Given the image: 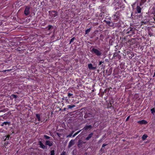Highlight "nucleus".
Returning a JSON list of instances; mask_svg holds the SVG:
<instances>
[{"label":"nucleus","instance_id":"1","mask_svg":"<svg viewBox=\"0 0 155 155\" xmlns=\"http://www.w3.org/2000/svg\"><path fill=\"white\" fill-rule=\"evenodd\" d=\"M90 51L91 52V53L92 54H95L97 56H100L102 55V50H100V49H97L95 48L91 47L90 48Z\"/></svg>","mask_w":155,"mask_h":155},{"label":"nucleus","instance_id":"2","mask_svg":"<svg viewBox=\"0 0 155 155\" xmlns=\"http://www.w3.org/2000/svg\"><path fill=\"white\" fill-rule=\"evenodd\" d=\"M93 117V113L91 111H87L85 113L84 116L85 118H92Z\"/></svg>","mask_w":155,"mask_h":155},{"label":"nucleus","instance_id":"3","mask_svg":"<svg viewBox=\"0 0 155 155\" xmlns=\"http://www.w3.org/2000/svg\"><path fill=\"white\" fill-rule=\"evenodd\" d=\"M49 13L50 16L52 18H56L58 16V13L57 12L54 11H50Z\"/></svg>","mask_w":155,"mask_h":155},{"label":"nucleus","instance_id":"4","mask_svg":"<svg viewBox=\"0 0 155 155\" xmlns=\"http://www.w3.org/2000/svg\"><path fill=\"white\" fill-rule=\"evenodd\" d=\"M30 7L29 6H26L24 11V14L26 16L28 15L30 13Z\"/></svg>","mask_w":155,"mask_h":155},{"label":"nucleus","instance_id":"5","mask_svg":"<svg viewBox=\"0 0 155 155\" xmlns=\"http://www.w3.org/2000/svg\"><path fill=\"white\" fill-rule=\"evenodd\" d=\"M135 29V28H131L129 31H127V34H129L130 33H131L130 34L131 35H134L135 34L134 32V30Z\"/></svg>","mask_w":155,"mask_h":155},{"label":"nucleus","instance_id":"6","mask_svg":"<svg viewBox=\"0 0 155 155\" xmlns=\"http://www.w3.org/2000/svg\"><path fill=\"white\" fill-rule=\"evenodd\" d=\"M104 21V22L106 23L109 26H110L113 27L114 25V24L112 22L110 21H107L105 20Z\"/></svg>","mask_w":155,"mask_h":155},{"label":"nucleus","instance_id":"7","mask_svg":"<svg viewBox=\"0 0 155 155\" xmlns=\"http://www.w3.org/2000/svg\"><path fill=\"white\" fill-rule=\"evenodd\" d=\"M88 67L89 69L91 70H94L96 68V67H93L92 64L91 63L88 64Z\"/></svg>","mask_w":155,"mask_h":155},{"label":"nucleus","instance_id":"8","mask_svg":"<svg viewBox=\"0 0 155 155\" xmlns=\"http://www.w3.org/2000/svg\"><path fill=\"white\" fill-rule=\"evenodd\" d=\"M83 144V141L81 140H79L77 146L79 148H80L82 147Z\"/></svg>","mask_w":155,"mask_h":155},{"label":"nucleus","instance_id":"9","mask_svg":"<svg viewBox=\"0 0 155 155\" xmlns=\"http://www.w3.org/2000/svg\"><path fill=\"white\" fill-rule=\"evenodd\" d=\"M92 128V126L91 125H86L83 128V129L87 130H90Z\"/></svg>","mask_w":155,"mask_h":155},{"label":"nucleus","instance_id":"10","mask_svg":"<svg viewBox=\"0 0 155 155\" xmlns=\"http://www.w3.org/2000/svg\"><path fill=\"white\" fill-rule=\"evenodd\" d=\"M74 140H71L68 144V148H70L74 144Z\"/></svg>","mask_w":155,"mask_h":155},{"label":"nucleus","instance_id":"11","mask_svg":"<svg viewBox=\"0 0 155 155\" xmlns=\"http://www.w3.org/2000/svg\"><path fill=\"white\" fill-rule=\"evenodd\" d=\"M39 145L40 146V147L43 149H45L46 148V147L42 143L41 141H39L38 142Z\"/></svg>","mask_w":155,"mask_h":155},{"label":"nucleus","instance_id":"12","mask_svg":"<svg viewBox=\"0 0 155 155\" xmlns=\"http://www.w3.org/2000/svg\"><path fill=\"white\" fill-rule=\"evenodd\" d=\"M45 144L46 145H48L49 147H51L53 145V143L49 140H46L45 142Z\"/></svg>","mask_w":155,"mask_h":155},{"label":"nucleus","instance_id":"13","mask_svg":"<svg viewBox=\"0 0 155 155\" xmlns=\"http://www.w3.org/2000/svg\"><path fill=\"white\" fill-rule=\"evenodd\" d=\"M93 135V133H91L88 136L86 137V140H89L92 137Z\"/></svg>","mask_w":155,"mask_h":155},{"label":"nucleus","instance_id":"14","mask_svg":"<svg viewBox=\"0 0 155 155\" xmlns=\"http://www.w3.org/2000/svg\"><path fill=\"white\" fill-rule=\"evenodd\" d=\"M137 12L138 13H140L141 12V8L139 6H137L136 8Z\"/></svg>","mask_w":155,"mask_h":155},{"label":"nucleus","instance_id":"15","mask_svg":"<svg viewBox=\"0 0 155 155\" xmlns=\"http://www.w3.org/2000/svg\"><path fill=\"white\" fill-rule=\"evenodd\" d=\"M138 122L140 124H146L147 123V121L144 120H143L141 121H139Z\"/></svg>","mask_w":155,"mask_h":155},{"label":"nucleus","instance_id":"16","mask_svg":"<svg viewBox=\"0 0 155 155\" xmlns=\"http://www.w3.org/2000/svg\"><path fill=\"white\" fill-rule=\"evenodd\" d=\"M53 26L50 25H49L47 27V29L48 31H50L51 29H53Z\"/></svg>","mask_w":155,"mask_h":155},{"label":"nucleus","instance_id":"17","mask_svg":"<svg viewBox=\"0 0 155 155\" xmlns=\"http://www.w3.org/2000/svg\"><path fill=\"white\" fill-rule=\"evenodd\" d=\"M148 137L147 135L146 134H144L142 138L143 140H144Z\"/></svg>","mask_w":155,"mask_h":155},{"label":"nucleus","instance_id":"18","mask_svg":"<svg viewBox=\"0 0 155 155\" xmlns=\"http://www.w3.org/2000/svg\"><path fill=\"white\" fill-rule=\"evenodd\" d=\"M91 29V27L89 28L88 29H87L85 31V34L86 35V34H88V33H89V32H90Z\"/></svg>","mask_w":155,"mask_h":155},{"label":"nucleus","instance_id":"19","mask_svg":"<svg viewBox=\"0 0 155 155\" xmlns=\"http://www.w3.org/2000/svg\"><path fill=\"white\" fill-rule=\"evenodd\" d=\"M36 116L37 118L38 119V121H40L41 119H40V114H37L36 115Z\"/></svg>","mask_w":155,"mask_h":155},{"label":"nucleus","instance_id":"20","mask_svg":"<svg viewBox=\"0 0 155 155\" xmlns=\"http://www.w3.org/2000/svg\"><path fill=\"white\" fill-rule=\"evenodd\" d=\"M75 105H69L67 106L68 109H71L73 108L74 107H75Z\"/></svg>","mask_w":155,"mask_h":155},{"label":"nucleus","instance_id":"21","mask_svg":"<svg viewBox=\"0 0 155 155\" xmlns=\"http://www.w3.org/2000/svg\"><path fill=\"white\" fill-rule=\"evenodd\" d=\"M8 114L5 113V114H4L3 115H2L1 116V117H3V118L4 119H5L7 117V115Z\"/></svg>","mask_w":155,"mask_h":155},{"label":"nucleus","instance_id":"22","mask_svg":"<svg viewBox=\"0 0 155 155\" xmlns=\"http://www.w3.org/2000/svg\"><path fill=\"white\" fill-rule=\"evenodd\" d=\"M44 138L46 140H48L50 138V137L46 135H44Z\"/></svg>","mask_w":155,"mask_h":155},{"label":"nucleus","instance_id":"23","mask_svg":"<svg viewBox=\"0 0 155 155\" xmlns=\"http://www.w3.org/2000/svg\"><path fill=\"white\" fill-rule=\"evenodd\" d=\"M75 40H76V39L75 37H73L72 38H71L69 44H71V43L73 42V41Z\"/></svg>","mask_w":155,"mask_h":155},{"label":"nucleus","instance_id":"24","mask_svg":"<svg viewBox=\"0 0 155 155\" xmlns=\"http://www.w3.org/2000/svg\"><path fill=\"white\" fill-rule=\"evenodd\" d=\"M8 110V108H5L1 110H0V112H5L6 111H7Z\"/></svg>","mask_w":155,"mask_h":155},{"label":"nucleus","instance_id":"25","mask_svg":"<svg viewBox=\"0 0 155 155\" xmlns=\"http://www.w3.org/2000/svg\"><path fill=\"white\" fill-rule=\"evenodd\" d=\"M146 1V0H141L140 1V5H141Z\"/></svg>","mask_w":155,"mask_h":155},{"label":"nucleus","instance_id":"26","mask_svg":"<svg viewBox=\"0 0 155 155\" xmlns=\"http://www.w3.org/2000/svg\"><path fill=\"white\" fill-rule=\"evenodd\" d=\"M51 155H55V151L53 150L51 151Z\"/></svg>","mask_w":155,"mask_h":155},{"label":"nucleus","instance_id":"27","mask_svg":"<svg viewBox=\"0 0 155 155\" xmlns=\"http://www.w3.org/2000/svg\"><path fill=\"white\" fill-rule=\"evenodd\" d=\"M151 111L152 114H153L155 113V109L154 108H152L151 109Z\"/></svg>","mask_w":155,"mask_h":155},{"label":"nucleus","instance_id":"28","mask_svg":"<svg viewBox=\"0 0 155 155\" xmlns=\"http://www.w3.org/2000/svg\"><path fill=\"white\" fill-rule=\"evenodd\" d=\"M10 136L9 135H7L6 138L4 139V141H6L7 140H8L9 139Z\"/></svg>","mask_w":155,"mask_h":155},{"label":"nucleus","instance_id":"29","mask_svg":"<svg viewBox=\"0 0 155 155\" xmlns=\"http://www.w3.org/2000/svg\"><path fill=\"white\" fill-rule=\"evenodd\" d=\"M11 96L15 99L17 98L18 97V96L17 95L14 94H12L11 95Z\"/></svg>","mask_w":155,"mask_h":155},{"label":"nucleus","instance_id":"30","mask_svg":"<svg viewBox=\"0 0 155 155\" xmlns=\"http://www.w3.org/2000/svg\"><path fill=\"white\" fill-rule=\"evenodd\" d=\"M10 124V122H5L3 123V124H4L5 125H7V124Z\"/></svg>","mask_w":155,"mask_h":155},{"label":"nucleus","instance_id":"31","mask_svg":"<svg viewBox=\"0 0 155 155\" xmlns=\"http://www.w3.org/2000/svg\"><path fill=\"white\" fill-rule=\"evenodd\" d=\"M73 94H72L71 93H68V96L69 97H70L73 96Z\"/></svg>","mask_w":155,"mask_h":155},{"label":"nucleus","instance_id":"32","mask_svg":"<svg viewBox=\"0 0 155 155\" xmlns=\"http://www.w3.org/2000/svg\"><path fill=\"white\" fill-rule=\"evenodd\" d=\"M66 153L65 152L63 151L60 155H65Z\"/></svg>","mask_w":155,"mask_h":155},{"label":"nucleus","instance_id":"33","mask_svg":"<svg viewBox=\"0 0 155 155\" xmlns=\"http://www.w3.org/2000/svg\"><path fill=\"white\" fill-rule=\"evenodd\" d=\"M72 135V134H70L69 135H67L66 137H67V138H68V137H71Z\"/></svg>","mask_w":155,"mask_h":155},{"label":"nucleus","instance_id":"34","mask_svg":"<svg viewBox=\"0 0 155 155\" xmlns=\"http://www.w3.org/2000/svg\"><path fill=\"white\" fill-rule=\"evenodd\" d=\"M56 134L59 137H61V134L58 133H57Z\"/></svg>","mask_w":155,"mask_h":155},{"label":"nucleus","instance_id":"35","mask_svg":"<svg viewBox=\"0 0 155 155\" xmlns=\"http://www.w3.org/2000/svg\"><path fill=\"white\" fill-rule=\"evenodd\" d=\"M104 63V61H100L99 63V65H100L102 63Z\"/></svg>","mask_w":155,"mask_h":155},{"label":"nucleus","instance_id":"36","mask_svg":"<svg viewBox=\"0 0 155 155\" xmlns=\"http://www.w3.org/2000/svg\"><path fill=\"white\" fill-rule=\"evenodd\" d=\"M107 145V144H103L102 145V147H104L106 146Z\"/></svg>","mask_w":155,"mask_h":155},{"label":"nucleus","instance_id":"37","mask_svg":"<svg viewBox=\"0 0 155 155\" xmlns=\"http://www.w3.org/2000/svg\"><path fill=\"white\" fill-rule=\"evenodd\" d=\"M78 134H77V133L76 132L72 136V137H75V136H76Z\"/></svg>","mask_w":155,"mask_h":155},{"label":"nucleus","instance_id":"38","mask_svg":"<svg viewBox=\"0 0 155 155\" xmlns=\"http://www.w3.org/2000/svg\"><path fill=\"white\" fill-rule=\"evenodd\" d=\"M130 117V116H128V117H127V119H126V121H127L129 120V119Z\"/></svg>","mask_w":155,"mask_h":155},{"label":"nucleus","instance_id":"39","mask_svg":"<svg viewBox=\"0 0 155 155\" xmlns=\"http://www.w3.org/2000/svg\"><path fill=\"white\" fill-rule=\"evenodd\" d=\"M81 130H79L78 131V132H77L76 133L78 134H79L80 132V131H81Z\"/></svg>","mask_w":155,"mask_h":155},{"label":"nucleus","instance_id":"40","mask_svg":"<svg viewBox=\"0 0 155 155\" xmlns=\"http://www.w3.org/2000/svg\"><path fill=\"white\" fill-rule=\"evenodd\" d=\"M74 132V131H72V132H71V134H72H72H73Z\"/></svg>","mask_w":155,"mask_h":155},{"label":"nucleus","instance_id":"41","mask_svg":"<svg viewBox=\"0 0 155 155\" xmlns=\"http://www.w3.org/2000/svg\"><path fill=\"white\" fill-rule=\"evenodd\" d=\"M108 61V60L107 59H105V61H106V62H107Z\"/></svg>","mask_w":155,"mask_h":155},{"label":"nucleus","instance_id":"42","mask_svg":"<svg viewBox=\"0 0 155 155\" xmlns=\"http://www.w3.org/2000/svg\"><path fill=\"white\" fill-rule=\"evenodd\" d=\"M6 71V70H4L3 71H0V72H5Z\"/></svg>","mask_w":155,"mask_h":155},{"label":"nucleus","instance_id":"43","mask_svg":"<svg viewBox=\"0 0 155 155\" xmlns=\"http://www.w3.org/2000/svg\"><path fill=\"white\" fill-rule=\"evenodd\" d=\"M66 108H64L63 109L65 111L66 110Z\"/></svg>","mask_w":155,"mask_h":155},{"label":"nucleus","instance_id":"44","mask_svg":"<svg viewBox=\"0 0 155 155\" xmlns=\"http://www.w3.org/2000/svg\"><path fill=\"white\" fill-rule=\"evenodd\" d=\"M2 107H5V106H2V107H0V109H1L2 108Z\"/></svg>","mask_w":155,"mask_h":155},{"label":"nucleus","instance_id":"45","mask_svg":"<svg viewBox=\"0 0 155 155\" xmlns=\"http://www.w3.org/2000/svg\"><path fill=\"white\" fill-rule=\"evenodd\" d=\"M18 51H22V50H20L18 49Z\"/></svg>","mask_w":155,"mask_h":155},{"label":"nucleus","instance_id":"46","mask_svg":"<svg viewBox=\"0 0 155 155\" xmlns=\"http://www.w3.org/2000/svg\"><path fill=\"white\" fill-rule=\"evenodd\" d=\"M11 70H6V71H11Z\"/></svg>","mask_w":155,"mask_h":155},{"label":"nucleus","instance_id":"47","mask_svg":"<svg viewBox=\"0 0 155 155\" xmlns=\"http://www.w3.org/2000/svg\"><path fill=\"white\" fill-rule=\"evenodd\" d=\"M101 151H103V149H102V148H101Z\"/></svg>","mask_w":155,"mask_h":155},{"label":"nucleus","instance_id":"48","mask_svg":"<svg viewBox=\"0 0 155 155\" xmlns=\"http://www.w3.org/2000/svg\"><path fill=\"white\" fill-rule=\"evenodd\" d=\"M153 18H154V20H155V15H154V17Z\"/></svg>","mask_w":155,"mask_h":155},{"label":"nucleus","instance_id":"49","mask_svg":"<svg viewBox=\"0 0 155 155\" xmlns=\"http://www.w3.org/2000/svg\"><path fill=\"white\" fill-rule=\"evenodd\" d=\"M114 57L116 56V55H115V54H114Z\"/></svg>","mask_w":155,"mask_h":155},{"label":"nucleus","instance_id":"50","mask_svg":"<svg viewBox=\"0 0 155 155\" xmlns=\"http://www.w3.org/2000/svg\"><path fill=\"white\" fill-rule=\"evenodd\" d=\"M4 124H3V123H2V124L1 125L2 126H3Z\"/></svg>","mask_w":155,"mask_h":155},{"label":"nucleus","instance_id":"51","mask_svg":"<svg viewBox=\"0 0 155 155\" xmlns=\"http://www.w3.org/2000/svg\"><path fill=\"white\" fill-rule=\"evenodd\" d=\"M86 142H83V143H86Z\"/></svg>","mask_w":155,"mask_h":155},{"label":"nucleus","instance_id":"52","mask_svg":"<svg viewBox=\"0 0 155 155\" xmlns=\"http://www.w3.org/2000/svg\"><path fill=\"white\" fill-rule=\"evenodd\" d=\"M155 75V72H154V76Z\"/></svg>","mask_w":155,"mask_h":155},{"label":"nucleus","instance_id":"53","mask_svg":"<svg viewBox=\"0 0 155 155\" xmlns=\"http://www.w3.org/2000/svg\"><path fill=\"white\" fill-rule=\"evenodd\" d=\"M8 143H6V144H5L6 145V146L7 145Z\"/></svg>","mask_w":155,"mask_h":155}]
</instances>
